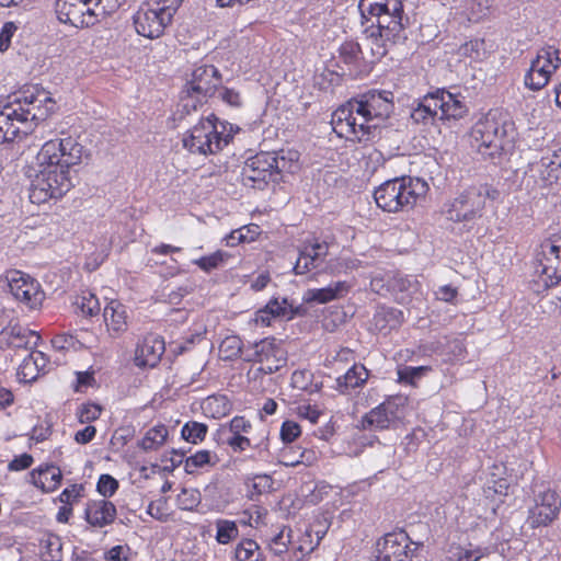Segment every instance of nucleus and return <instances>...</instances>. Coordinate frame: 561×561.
Here are the masks:
<instances>
[{"label": "nucleus", "instance_id": "a211bd4d", "mask_svg": "<svg viewBox=\"0 0 561 561\" xmlns=\"http://www.w3.org/2000/svg\"><path fill=\"white\" fill-rule=\"evenodd\" d=\"M8 287L14 299L28 309L38 308L45 294L37 280L20 271H13L7 276Z\"/></svg>", "mask_w": 561, "mask_h": 561}, {"label": "nucleus", "instance_id": "4d7b16f0", "mask_svg": "<svg viewBox=\"0 0 561 561\" xmlns=\"http://www.w3.org/2000/svg\"><path fill=\"white\" fill-rule=\"evenodd\" d=\"M51 345L56 351H77L80 346V342L71 334L62 333L56 335L51 340Z\"/></svg>", "mask_w": 561, "mask_h": 561}, {"label": "nucleus", "instance_id": "680f3d73", "mask_svg": "<svg viewBox=\"0 0 561 561\" xmlns=\"http://www.w3.org/2000/svg\"><path fill=\"white\" fill-rule=\"evenodd\" d=\"M222 442L232 448L233 451L239 453L248 449L251 446V442L248 437L242 434L224 435Z\"/></svg>", "mask_w": 561, "mask_h": 561}, {"label": "nucleus", "instance_id": "a878e982", "mask_svg": "<svg viewBox=\"0 0 561 561\" xmlns=\"http://www.w3.org/2000/svg\"><path fill=\"white\" fill-rule=\"evenodd\" d=\"M103 318L111 334L119 335L127 330V309L122 302L111 300L104 308Z\"/></svg>", "mask_w": 561, "mask_h": 561}, {"label": "nucleus", "instance_id": "1a4fd4ad", "mask_svg": "<svg viewBox=\"0 0 561 561\" xmlns=\"http://www.w3.org/2000/svg\"><path fill=\"white\" fill-rule=\"evenodd\" d=\"M499 192L489 185L473 186L459 194L445 210L446 218L462 224L467 230L472 229L482 217L486 199H495Z\"/></svg>", "mask_w": 561, "mask_h": 561}, {"label": "nucleus", "instance_id": "f8f14e48", "mask_svg": "<svg viewBox=\"0 0 561 561\" xmlns=\"http://www.w3.org/2000/svg\"><path fill=\"white\" fill-rule=\"evenodd\" d=\"M535 282L545 288L561 280V237L547 240L540 245L534 266Z\"/></svg>", "mask_w": 561, "mask_h": 561}, {"label": "nucleus", "instance_id": "052dcab7", "mask_svg": "<svg viewBox=\"0 0 561 561\" xmlns=\"http://www.w3.org/2000/svg\"><path fill=\"white\" fill-rule=\"evenodd\" d=\"M300 434L301 427L297 422L290 420L283 422L279 435L284 443L294 442L296 438L300 436Z\"/></svg>", "mask_w": 561, "mask_h": 561}, {"label": "nucleus", "instance_id": "13d9d810", "mask_svg": "<svg viewBox=\"0 0 561 561\" xmlns=\"http://www.w3.org/2000/svg\"><path fill=\"white\" fill-rule=\"evenodd\" d=\"M483 557L480 548L458 547L451 552L450 561H479Z\"/></svg>", "mask_w": 561, "mask_h": 561}, {"label": "nucleus", "instance_id": "6e6d98bb", "mask_svg": "<svg viewBox=\"0 0 561 561\" xmlns=\"http://www.w3.org/2000/svg\"><path fill=\"white\" fill-rule=\"evenodd\" d=\"M101 407L95 403L81 404L78 408L77 416L80 423H90L98 420L101 415Z\"/></svg>", "mask_w": 561, "mask_h": 561}, {"label": "nucleus", "instance_id": "f704fd0d", "mask_svg": "<svg viewBox=\"0 0 561 561\" xmlns=\"http://www.w3.org/2000/svg\"><path fill=\"white\" fill-rule=\"evenodd\" d=\"M266 307L275 319L291 320L298 312V308L287 298H273L266 304Z\"/></svg>", "mask_w": 561, "mask_h": 561}, {"label": "nucleus", "instance_id": "5701e85b", "mask_svg": "<svg viewBox=\"0 0 561 561\" xmlns=\"http://www.w3.org/2000/svg\"><path fill=\"white\" fill-rule=\"evenodd\" d=\"M164 351V341L158 335L149 334L137 344L135 364L138 367H154Z\"/></svg>", "mask_w": 561, "mask_h": 561}, {"label": "nucleus", "instance_id": "4468645a", "mask_svg": "<svg viewBox=\"0 0 561 561\" xmlns=\"http://www.w3.org/2000/svg\"><path fill=\"white\" fill-rule=\"evenodd\" d=\"M561 67L560 51L554 46H546L537 51L525 73V87L531 91L543 89L551 76Z\"/></svg>", "mask_w": 561, "mask_h": 561}, {"label": "nucleus", "instance_id": "58836bf2", "mask_svg": "<svg viewBox=\"0 0 561 561\" xmlns=\"http://www.w3.org/2000/svg\"><path fill=\"white\" fill-rule=\"evenodd\" d=\"M273 479L268 474H256L249 478L245 482L249 497L254 500L264 493H268L273 489Z\"/></svg>", "mask_w": 561, "mask_h": 561}, {"label": "nucleus", "instance_id": "393cba45", "mask_svg": "<svg viewBox=\"0 0 561 561\" xmlns=\"http://www.w3.org/2000/svg\"><path fill=\"white\" fill-rule=\"evenodd\" d=\"M351 289V285L345 280H339L329 284L323 288H310L304 294V301L311 304H328L335 299H340L347 295Z\"/></svg>", "mask_w": 561, "mask_h": 561}, {"label": "nucleus", "instance_id": "9d476101", "mask_svg": "<svg viewBox=\"0 0 561 561\" xmlns=\"http://www.w3.org/2000/svg\"><path fill=\"white\" fill-rule=\"evenodd\" d=\"M467 112L463 99L446 90L425 95L411 112L413 122L427 124L435 119L461 118Z\"/></svg>", "mask_w": 561, "mask_h": 561}, {"label": "nucleus", "instance_id": "5fc2aeb1", "mask_svg": "<svg viewBox=\"0 0 561 561\" xmlns=\"http://www.w3.org/2000/svg\"><path fill=\"white\" fill-rule=\"evenodd\" d=\"M118 481L111 474H101L96 483L98 492L106 500L115 494Z\"/></svg>", "mask_w": 561, "mask_h": 561}, {"label": "nucleus", "instance_id": "2f4dec72", "mask_svg": "<svg viewBox=\"0 0 561 561\" xmlns=\"http://www.w3.org/2000/svg\"><path fill=\"white\" fill-rule=\"evenodd\" d=\"M541 179L547 185L561 182V151L560 149L549 158L541 159Z\"/></svg>", "mask_w": 561, "mask_h": 561}, {"label": "nucleus", "instance_id": "b1692460", "mask_svg": "<svg viewBox=\"0 0 561 561\" xmlns=\"http://www.w3.org/2000/svg\"><path fill=\"white\" fill-rule=\"evenodd\" d=\"M116 506L105 499L90 500L85 504L84 518L87 523L96 528L113 524L116 518Z\"/></svg>", "mask_w": 561, "mask_h": 561}, {"label": "nucleus", "instance_id": "338daca9", "mask_svg": "<svg viewBox=\"0 0 561 561\" xmlns=\"http://www.w3.org/2000/svg\"><path fill=\"white\" fill-rule=\"evenodd\" d=\"M393 288H397L401 293H408V295H412L417 291L419 284L413 277H398L394 280Z\"/></svg>", "mask_w": 561, "mask_h": 561}, {"label": "nucleus", "instance_id": "49530a36", "mask_svg": "<svg viewBox=\"0 0 561 561\" xmlns=\"http://www.w3.org/2000/svg\"><path fill=\"white\" fill-rule=\"evenodd\" d=\"M428 370H431L428 366H404L398 369V380L413 385L415 380L422 378Z\"/></svg>", "mask_w": 561, "mask_h": 561}, {"label": "nucleus", "instance_id": "4c0bfd02", "mask_svg": "<svg viewBox=\"0 0 561 561\" xmlns=\"http://www.w3.org/2000/svg\"><path fill=\"white\" fill-rule=\"evenodd\" d=\"M203 409L214 419L226 416L231 411V404L225 396L208 397Z\"/></svg>", "mask_w": 561, "mask_h": 561}, {"label": "nucleus", "instance_id": "e2e57ef3", "mask_svg": "<svg viewBox=\"0 0 561 561\" xmlns=\"http://www.w3.org/2000/svg\"><path fill=\"white\" fill-rule=\"evenodd\" d=\"M318 453L313 449H302L298 455V460H285L286 467H296L298 465L312 466L318 461Z\"/></svg>", "mask_w": 561, "mask_h": 561}, {"label": "nucleus", "instance_id": "2eb2a0df", "mask_svg": "<svg viewBox=\"0 0 561 561\" xmlns=\"http://www.w3.org/2000/svg\"><path fill=\"white\" fill-rule=\"evenodd\" d=\"M244 359L260 364L263 374H273L286 365L287 352L280 341L264 339L243 351Z\"/></svg>", "mask_w": 561, "mask_h": 561}, {"label": "nucleus", "instance_id": "09e8293b", "mask_svg": "<svg viewBox=\"0 0 561 561\" xmlns=\"http://www.w3.org/2000/svg\"><path fill=\"white\" fill-rule=\"evenodd\" d=\"M219 350L226 359H233L241 354L242 342L238 336H227L221 341Z\"/></svg>", "mask_w": 561, "mask_h": 561}, {"label": "nucleus", "instance_id": "f03ea898", "mask_svg": "<svg viewBox=\"0 0 561 561\" xmlns=\"http://www.w3.org/2000/svg\"><path fill=\"white\" fill-rule=\"evenodd\" d=\"M393 111V94L368 91L347 101L332 114L333 129L353 141H369L377 133L379 121Z\"/></svg>", "mask_w": 561, "mask_h": 561}, {"label": "nucleus", "instance_id": "6ab92c4d", "mask_svg": "<svg viewBox=\"0 0 561 561\" xmlns=\"http://www.w3.org/2000/svg\"><path fill=\"white\" fill-rule=\"evenodd\" d=\"M57 19L75 27H88L96 21L92 7L87 0H56Z\"/></svg>", "mask_w": 561, "mask_h": 561}, {"label": "nucleus", "instance_id": "0e129e2a", "mask_svg": "<svg viewBox=\"0 0 561 561\" xmlns=\"http://www.w3.org/2000/svg\"><path fill=\"white\" fill-rule=\"evenodd\" d=\"M83 486L81 484H72L66 488L59 495V501L71 506L82 496Z\"/></svg>", "mask_w": 561, "mask_h": 561}, {"label": "nucleus", "instance_id": "c9c22d12", "mask_svg": "<svg viewBox=\"0 0 561 561\" xmlns=\"http://www.w3.org/2000/svg\"><path fill=\"white\" fill-rule=\"evenodd\" d=\"M216 541L220 545H228L239 536V528L236 522L219 518L215 522Z\"/></svg>", "mask_w": 561, "mask_h": 561}, {"label": "nucleus", "instance_id": "ea45409f", "mask_svg": "<svg viewBox=\"0 0 561 561\" xmlns=\"http://www.w3.org/2000/svg\"><path fill=\"white\" fill-rule=\"evenodd\" d=\"M75 305L84 316H95L100 312V301L98 297L90 290L82 291L76 297Z\"/></svg>", "mask_w": 561, "mask_h": 561}, {"label": "nucleus", "instance_id": "72a5a7b5", "mask_svg": "<svg viewBox=\"0 0 561 561\" xmlns=\"http://www.w3.org/2000/svg\"><path fill=\"white\" fill-rule=\"evenodd\" d=\"M236 561H264L263 552L253 539L241 540L234 549Z\"/></svg>", "mask_w": 561, "mask_h": 561}, {"label": "nucleus", "instance_id": "864d4df0", "mask_svg": "<svg viewBox=\"0 0 561 561\" xmlns=\"http://www.w3.org/2000/svg\"><path fill=\"white\" fill-rule=\"evenodd\" d=\"M38 369L28 354L20 364L18 376L23 382H32L38 377Z\"/></svg>", "mask_w": 561, "mask_h": 561}, {"label": "nucleus", "instance_id": "7ed1b4c3", "mask_svg": "<svg viewBox=\"0 0 561 561\" xmlns=\"http://www.w3.org/2000/svg\"><path fill=\"white\" fill-rule=\"evenodd\" d=\"M55 106L50 92L38 85L21 90L0 110V142L13 141L21 133L28 134V125L45 121Z\"/></svg>", "mask_w": 561, "mask_h": 561}, {"label": "nucleus", "instance_id": "cd10ccee", "mask_svg": "<svg viewBox=\"0 0 561 561\" xmlns=\"http://www.w3.org/2000/svg\"><path fill=\"white\" fill-rule=\"evenodd\" d=\"M368 376L369 373L364 365L354 364L343 376L336 378V389L341 393H347L352 389L363 387Z\"/></svg>", "mask_w": 561, "mask_h": 561}, {"label": "nucleus", "instance_id": "f3484780", "mask_svg": "<svg viewBox=\"0 0 561 561\" xmlns=\"http://www.w3.org/2000/svg\"><path fill=\"white\" fill-rule=\"evenodd\" d=\"M419 547L405 531L389 533L378 541L375 558L376 561H412Z\"/></svg>", "mask_w": 561, "mask_h": 561}, {"label": "nucleus", "instance_id": "774afa93", "mask_svg": "<svg viewBox=\"0 0 561 561\" xmlns=\"http://www.w3.org/2000/svg\"><path fill=\"white\" fill-rule=\"evenodd\" d=\"M192 290L193 285L191 283L173 288L167 294L168 301L172 305H178L182 298L188 295Z\"/></svg>", "mask_w": 561, "mask_h": 561}, {"label": "nucleus", "instance_id": "6e6552de", "mask_svg": "<svg viewBox=\"0 0 561 561\" xmlns=\"http://www.w3.org/2000/svg\"><path fill=\"white\" fill-rule=\"evenodd\" d=\"M231 124L219 121L215 115L202 119L183 137V147L192 153L214 154L226 147L232 138Z\"/></svg>", "mask_w": 561, "mask_h": 561}, {"label": "nucleus", "instance_id": "c756f323", "mask_svg": "<svg viewBox=\"0 0 561 561\" xmlns=\"http://www.w3.org/2000/svg\"><path fill=\"white\" fill-rule=\"evenodd\" d=\"M61 471L55 466L39 467L32 472L33 483L45 492L55 491L61 482Z\"/></svg>", "mask_w": 561, "mask_h": 561}, {"label": "nucleus", "instance_id": "a18cd8bd", "mask_svg": "<svg viewBox=\"0 0 561 561\" xmlns=\"http://www.w3.org/2000/svg\"><path fill=\"white\" fill-rule=\"evenodd\" d=\"M340 58L346 65H357L360 59V46L358 43L350 41L345 42L340 46Z\"/></svg>", "mask_w": 561, "mask_h": 561}, {"label": "nucleus", "instance_id": "0eeeda50", "mask_svg": "<svg viewBox=\"0 0 561 561\" xmlns=\"http://www.w3.org/2000/svg\"><path fill=\"white\" fill-rule=\"evenodd\" d=\"M428 191L427 183L420 178L402 176L382 183L374 192L379 208L388 213L411 209Z\"/></svg>", "mask_w": 561, "mask_h": 561}, {"label": "nucleus", "instance_id": "412c9836", "mask_svg": "<svg viewBox=\"0 0 561 561\" xmlns=\"http://www.w3.org/2000/svg\"><path fill=\"white\" fill-rule=\"evenodd\" d=\"M561 500L554 491L539 493L535 506L530 508L528 522L533 528L548 526L559 514Z\"/></svg>", "mask_w": 561, "mask_h": 561}, {"label": "nucleus", "instance_id": "69168bd1", "mask_svg": "<svg viewBox=\"0 0 561 561\" xmlns=\"http://www.w3.org/2000/svg\"><path fill=\"white\" fill-rule=\"evenodd\" d=\"M18 31V25L14 22H5L0 30V51H5L10 44L11 38Z\"/></svg>", "mask_w": 561, "mask_h": 561}, {"label": "nucleus", "instance_id": "8fccbe9b", "mask_svg": "<svg viewBox=\"0 0 561 561\" xmlns=\"http://www.w3.org/2000/svg\"><path fill=\"white\" fill-rule=\"evenodd\" d=\"M357 267V261L352 257H337L325 264V271L330 274H342Z\"/></svg>", "mask_w": 561, "mask_h": 561}, {"label": "nucleus", "instance_id": "473e14b6", "mask_svg": "<svg viewBox=\"0 0 561 561\" xmlns=\"http://www.w3.org/2000/svg\"><path fill=\"white\" fill-rule=\"evenodd\" d=\"M167 437V426L163 424H159L146 432L145 436L141 438L138 446L145 451L157 450L165 443Z\"/></svg>", "mask_w": 561, "mask_h": 561}, {"label": "nucleus", "instance_id": "9b49d317", "mask_svg": "<svg viewBox=\"0 0 561 561\" xmlns=\"http://www.w3.org/2000/svg\"><path fill=\"white\" fill-rule=\"evenodd\" d=\"M405 405V397H390L364 414L357 427L364 431H385L396 428L404 417Z\"/></svg>", "mask_w": 561, "mask_h": 561}, {"label": "nucleus", "instance_id": "f257e3e1", "mask_svg": "<svg viewBox=\"0 0 561 561\" xmlns=\"http://www.w3.org/2000/svg\"><path fill=\"white\" fill-rule=\"evenodd\" d=\"M84 147L77 136L61 133L43 144L30 167V199L43 204L62 197L73 186L71 168L79 165Z\"/></svg>", "mask_w": 561, "mask_h": 561}, {"label": "nucleus", "instance_id": "3c124183", "mask_svg": "<svg viewBox=\"0 0 561 561\" xmlns=\"http://www.w3.org/2000/svg\"><path fill=\"white\" fill-rule=\"evenodd\" d=\"M90 2L95 18L99 15H108L115 12L124 0H87Z\"/></svg>", "mask_w": 561, "mask_h": 561}, {"label": "nucleus", "instance_id": "aec40b11", "mask_svg": "<svg viewBox=\"0 0 561 561\" xmlns=\"http://www.w3.org/2000/svg\"><path fill=\"white\" fill-rule=\"evenodd\" d=\"M329 245L327 242L313 240L305 242L294 265L297 275H304L317 270L325 271Z\"/></svg>", "mask_w": 561, "mask_h": 561}, {"label": "nucleus", "instance_id": "603ef678", "mask_svg": "<svg viewBox=\"0 0 561 561\" xmlns=\"http://www.w3.org/2000/svg\"><path fill=\"white\" fill-rule=\"evenodd\" d=\"M251 423L243 416H234L228 424L220 428L221 435L249 433Z\"/></svg>", "mask_w": 561, "mask_h": 561}, {"label": "nucleus", "instance_id": "c03bdc74", "mask_svg": "<svg viewBox=\"0 0 561 561\" xmlns=\"http://www.w3.org/2000/svg\"><path fill=\"white\" fill-rule=\"evenodd\" d=\"M207 425L199 422H187L181 430L182 437L188 443L197 444L204 440L207 434Z\"/></svg>", "mask_w": 561, "mask_h": 561}, {"label": "nucleus", "instance_id": "39448f33", "mask_svg": "<svg viewBox=\"0 0 561 561\" xmlns=\"http://www.w3.org/2000/svg\"><path fill=\"white\" fill-rule=\"evenodd\" d=\"M517 138L515 123L499 108L490 110L471 129V144L484 158L502 159L510 154Z\"/></svg>", "mask_w": 561, "mask_h": 561}, {"label": "nucleus", "instance_id": "bb28decb", "mask_svg": "<svg viewBox=\"0 0 561 561\" xmlns=\"http://www.w3.org/2000/svg\"><path fill=\"white\" fill-rule=\"evenodd\" d=\"M404 320L403 312L392 307H378L373 317L374 328L382 333L387 334L390 331L399 328Z\"/></svg>", "mask_w": 561, "mask_h": 561}, {"label": "nucleus", "instance_id": "ddd939ff", "mask_svg": "<svg viewBox=\"0 0 561 561\" xmlns=\"http://www.w3.org/2000/svg\"><path fill=\"white\" fill-rule=\"evenodd\" d=\"M220 83L218 69L213 65H203L195 68L192 72V79L186 83L184 96H182V107L188 111L190 107L196 110L203 101L215 93Z\"/></svg>", "mask_w": 561, "mask_h": 561}, {"label": "nucleus", "instance_id": "20e7f679", "mask_svg": "<svg viewBox=\"0 0 561 561\" xmlns=\"http://www.w3.org/2000/svg\"><path fill=\"white\" fill-rule=\"evenodd\" d=\"M363 19L371 23L367 30V41L375 58L383 57L389 45L401 37L409 23L404 13V0H360Z\"/></svg>", "mask_w": 561, "mask_h": 561}, {"label": "nucleus", "instance_id": "79ce46f5", "mask_svg": "<svg viewBox=\"0 0 561 561\" xmlns=\"http://www.w3.org/2000/svg\"><path fill=\"white\" fill-rule=\"evenodd\" d=\"M202 501L201 492L196 489H182L176 496V506L182 511H194Z\"/></svg>", "mask_w": 561, "mask_h": 561}, {"label": "nucleus", "instance_id": "c85d7f7f", "mask_svg": "<svg viewBox=\"0 0 561 561\" xmlns=\"http://www.w3.org/2000/svg\"><path fill=\"white\" fill-rule=\"evenodd\" d=\"M293 546V529L283 526L280 530L273 535L268 540V549L274 557L279 558V561L284 559H290Z\"/></svg>", "mask_w": 561, "mask_h": 561}, {"label": "nucleus", "instance_id": "dca6fc26", "mask_svg": "<svg viewBox=\"0 0 561 561\" xmlns=\"http://www.w3.org/2000/svg\"><path fill=\"white\" fill-rule=\"evenodd\" d=\"M173 15L160 7L145 1L135 12L133 20L136 32L147 38H158L171 23Z\"/></svg>", "mask_w": 561, "mask_h": 561}, {"label": "nucleus", "instance_id": "7c9ffc66", "mask_svg": "<svg viewBox=\"0 0 561 561\" xmlns=\"http://www.w3.org/2000/svg\"><path fill=\"white\" fill-rule=\"evenodd\" d=\"M317 546L312 531L306 529L297 539L293 536L291 557L290 559H284V561H304L305 557L312 552Z\"/></svg>", "mask_w": 561, "mask_h": 561}, {"label": "nucleus", "instance_id": "e433bc0d", "mask_svg": "<svg viewBox=\"0 0 561 561\" xmlns=\"http://www.w3.org/2000/svg\"><path fill=\"white\" fill-rule=\"evenodd\" d=\"M217 457L210 450H198L185 459L184 468L187 473H193L196 469L206 466H215Z\"/></svg>", "mask_w": 561, "mask_h": 561}, {"label": "nucleus", "instance_id": "a19ab883", "mask_svg": "<svg viewBox=\"0 0 561 561\" xmlns=\"http://www.w3.org/2000/svg\"><path fill=\"white\" fill-rule=\"evenodd\" d=\"M493 0H470L466 4V14L469 21L479 22L485 19L492 8Z\"/></svg>", "mask_w": 561, "mask_h": 561}, {"label": "nucleus", "instance_id": "423d86ee", "mask_svg": "<svg viewBox=\"0 0 561 561\" xmlns=\"http://www.w3.org/2000/svg\"><path fill=\"white\" fill-rule=\"evenodd\" d=\"M298 153L288 151L260 152L247 160L241 172L244 186L263 190L270 182H278L284 173H293L297 168Z\"/></svg>", "mask_w": 561, "mask_h": 561}, {"label": "nucleus", "instance_id": "4be33fe9", "mask_svg": "<svg viewBox=\"0 0 561 561\" xmlns=\"http://www.w3.org/2000/svg\"><path fill=\"white\" fill-rule=\"evenodd\" d=\"M37 332L20 324L8 325L0 331V348L33 350L39 342Z\"/></svg>", "mask_w": 561, "mask_h": 561}, {"label": "nucleus", "instance_id": "de8ad7c7", "mask_svg": "<svg viewBox=\"0 0 561 561\" xmlns=\"http://www.w3.org/2000/svg\"><path fill=\"white\" fill-rule=\"evenodd\" d=\"M484 41L474 38L465 43L459 48V54L463 57L471 58L473 60H479L484 56Z\"/></svg>", "mask_w": 561, "mask_h": 561}, {"label": "nucleus", "instance_id": "37998d69", "mask_svg": "<svg viewBox=\"0 0 561 561\" xmlns=\"http://www.w3.org/2000/svg\"><path fill=\"white\" fill-rule=\"evenodd\" d=\"M228 257V253L218 250L209 255L193 260V264L197 265L202 271L209 273L222 265Z\"/></svg>", "mask_w": 561, "mask_h": 561}, {"label": "nucleus", "instance_id": "bf43d9fd", "mask_svg": "<svg viewBox=\"0 0 561 561\" xmlns=\"http://www.w3.org/2000/svg\"><path fill=\"white\" fill-rule=\"evenodd\" d=\"M249 232H250V228H248V227L239 228L237 230L231 231L229 234H227L224 238V242L227 247H231V248L237 247L238 244L243 243V242H250L254 238H253V236H249Z\"/></svg>", "mask_w": 561, "mask_h": 561}]
</instances>
